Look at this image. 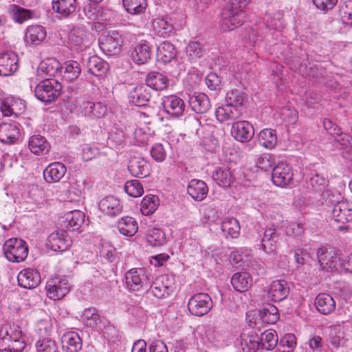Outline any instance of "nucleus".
Instances as JSON below:
<instances>
[{
    "mask_svg": "<svg viewBox=\"0 0 352 352\" xmlns=\"http://www.w3.org/2000/svg\"><path fill=\"white\" fill-rule=\"evenodd\" d=\"M249 0H230L223 8L221 14V27L224 31L232 30L240 27L246 19L243 10Z\"/></svg>",
    "mask_w": 352,
    "mask_h": 352,
    "instance_id": "obj_1",
    "label": "nucleus"
},
{
    "mask_svg": "<svg viewBox=\"0 0 352 352\" xmlns=\"http://www.w3.org/2000/svg\"><path fill=\"white\" fill-rule=\"evenodd\" d=\"M25 343L21 328L6 324L0 330V351L22 352Z\"/></svg>",
    "mask_w": 352,
    "mask_h": 352,
    "instance_id": "obj_2",
    "label": "nucleus"
},
{
    "mask_svg": "<svg viewBox=\"0 0 352 352\" xmlns=\"http://www.w3.org/2000/svg\"><path fill=\"white\" fill-rule=\"evenodd\" d=\"M61 84L54 78H45L34 88L35 96L41 101L48 103L54 101L60 94Z\"/></svg>",
    "mask_w": 352,
    "mask_h": 352,
    "instance_id": "obj_3",
    "label": "nucleus"
},
{
    "mask_svg": "<svg viewBox=\"0 0 352 352\" xmlns=\"http://www.w3.org/2000/svg\"><path fill=\"white\" fill-rule=\"evenodd\" d=\"M6 258L11 262L23 261L28 255V247L26 242L21 239L11 238L7 240L3 246Z\"/></svg>",
    "mask_w": 352,
    "mask_h": 352,
    "instance_id": "obj_4",
    "label": "nucleus"
},
{
    "mask_svg": "<svg viewBox=\"0 0 352 352\" xmlns=\"http://www.w3.org/2000/svg\"><path fill=\"white\" fill-rule=\"evenodd\" d=\"M320 267L327 271H332L341 266L337 250L331 247L322 246L316 252Z\"/></svg>",
    "mask_w": 352,
    "mask_h": 352,
    "instance_id": "obj_5",
    "label": "nucleus"
},
{
    "mask_svg": "<svg viewBox=\"0 0 352 352\" xmlns=\"http://www.w3.org/2000/svg\"><path fill=\"white\" fill-rule=\"evenodd\" d=\"M212 307L211 297L206 293H197L190 298L188 309L192 315L202 316L208 314Z\"/></svg>",
    "mask_w": 352,
    "mask_h": 352,
    "instance_id": "obj_6",
    "label": "nucleus"
},
{
    "mask_svg": "<svg viewBox=\"0 0 352 352\" xmlns=\"http://www.w3.org/2000/svg\"><path fill=\"white\" fill-rule=\"evenodd\" d=\"M281 236L280 230L276 228H267L263 232L261 248L269 255V259L272 261L276 258V243Z\"/></svg>",
    "mask_w": 352,
    "mask_h": 352,
    "instance_id": "obj_7",
    "label": "nucleus"
},
{
    "mask_svg": "<svg viewBox=\"0 0 352 352\" xmlns=\"http://www.w3.org/2000/svg\"><path fill=\"white\" fill-rule=\"evenodd\" d=\"M45 288L47 296L54 300H56L66 296L70 289V286L67 278L54 277L47 282Z\"/></svg>",
    "mask_w": 352,
    "mask_h": 352,
    "instance_id": "obj_8",
    "label": "nucleus"
},
{
    "mask_svg": "<svg viewBox=\"0 0 352 352\" xmlns=\"http://www.w3.org/2000/svg\"><path fill=\"white\" fill-rule=\"evenodd\" d=\"M174 279L164 274L157 277L150 287V292L157 298H164L173 292Z\"/></svg>",
    "mask_w": 352,
    "mask_h": 352,
    "instance_id": "obj_9",
    "label": "nucleus"
},
{
    "mask_svg": "<svg viewBox=\"0 0 352 352\" xmlns=\"http://www.w3.org/2000/svg\"><path fill=\"white\" fill-rule=\"evenodd\" d=\"M121 37L117 31L109 32L99 38L100 48L108 56L118 55L121 50Z\"/></svg>",
    "mask_w": 352,
    "mask_h": 352,
    "instance_id": "obj_10",
    "label": "nucleus"
},
{
    "mask_svg": "<svg viewBox=\"0 0 352 352\" xmlns=\"http://www.w3.org/2000/svg\"><path fill=\"white\" fill-rule=\"evenodd\" d=\"M125 279L128 290L136 292L147 283L148 276L143 268H133L125 274Z\"/></svg>",
    "mask_w": 352,
    "mask_h": 352,
    "instance_id": "obj_11",
    "label": "nucleus"
},
{
    "mask_svg": "<svg viewBox=\"0 0 352 352\" xmlns=\"http://www.w3.org/2000/svg\"><path fill=\"white\" fill-rule=\"evenodd\" d=\"M71 244L70 237L63 230L51 233L47 241V246L55 252L65 251L70 247Z\"/></svg>",
    "mask_w": 352,
    "mask_h": 352,
    "instance_id": "obj_12",
    "label": "nucleus"
},
{
    "mask_svg": "<svg viewBox=\"0 0 352 352\" xmlns=\"http://www.w3.org/2000/svg\"><path fill=\"white\" fill-rule=\"evenodd\" d=\"M292 168L285 162L278 163L274 167L272 173V180L277 186H285L293 179Z\"/></svg>",
    "mask_w": 352,
    "mask_h": 352,
    "instance_id": "obj_13",
    "label": "nucleus"
},
{
    "mask_svg": "<svg viewBox=\"0 0 352 352\" xmlns=\"http://www.w3.org/2000/svg\"><path fill=\"white\" fill-rule=\"evenodd\" d=\"M80 112L91 119H100L107 113V105L101 102L83 101L80 105Z\"/></svg>",
    "mask_w": 352,
    "mask_h": 352,
    "instance_id": "obj_14",
    "label": "nucleus"
},
{
    "mask_svg": "<svg viewBox=\"0 0 352 352\" xmlns=\"http://www.w3.org/2000/svg\"><path fill=\"white\" fill-rule=\"evenodd\" d=\"M18 56L10 51L0 54V76H9L18 69Z\"/></svg>",
    "mask_w": 352,
    "mask_h": 352,
    "instance_id": "obj_15",
    "label": "nucleus"
},
{
    "mask_svg": "<svg viewBox=\"0 0 352 352\" xmlns=\"http://www.w3.org/2000/svg\"><path fill=\"white\" fill-rule=\"evenodd\" d=\"M91 34L85 28L76 26L68 34V41L71 45L87 47L91 41Z\"/></svg>",
    "mask_w": 352,
    "mask_h": 352,
    "instance_id": "obj_16",
    "label": "nucleus"
},
{
    "mask_svg": "<svg viewBox=\"0 0 352 352\" xmlns=\"http://www.w3.org/2000/svg\"><path fill=\"white\" fill-rule=\"evenodd\" d=\"M231 133L237 141L245 142L252 140L254 130L252 125L248 121H238L233 123Z\"/></svg>",
    "mask_w": 352,
    "mask_h": 352,
    "instance_id": "obj_17",
    "label": "nucleus"
},
{
    "mask_svg": "<svg viewBox=\"0 0 352 352\" xmlns=\"http://www.w3.org/2000/svg\"><path fill=\"white\" fill-rule=\"evenodd\" d=\"M17 280L20 287L25 289H33L41 283L40 273L34 269H23L19 273Z\"/></svg>",
    "mask_w": 352,
    "mask_h": 352,
    "instance_id": "obj_18",
    "label": "nucleus"
},
{
    "mask_svg": "<svg viewBox=\"0 0 352 352\" xmlns=\"http://www.w3.org/2000/svg\"><path fill=\"white\" fill-rule=\"evenodd\" d=\"M163 106L165 111L174 118H179L183 116L185 111V103L184 100L175 95H170L163 100Z\"/></svg>",
    "mask_w": 352,
    "mask_h": 352,
    "instance_id": "obj_19",
    "label": "nucleus"
},
{
    "mask_svg": "<svg viewBox=\"0 0 352 352\" xmlns=\"http://www.w3.org/2000/svg\"><path fill=\"white\" fill-rule=\"evenodd\" d=\"M335 221L342 223L352 221V202L338 201L331 210Z\"/></svg>",
    "mask_w": 352,
    "mask_h": 352,
    "instance_id": "obj_20",
    "label": "nucleus"
},
{
    "mask_svg": "<svg viewBox=\"0 0 352 352\" xmlns=\"http://www.w3.org/2000/svg\"><path fill=\"white\" fill-rule=\"evenodd\" d=\"M243 112V107L226 104L216 109L215 116L220 122H223L226 120H235L239 118Z\"/></svg>",
    "mask_w": 352,
    "mask_h": 352,
    "instance_id": "obj_21",
    "label": "nucleus"
},
{
    "mask_svg": "<svg viewBox=\"0 0 352 352\" xmlns=\"http://www.w3.org/2000/svg\"><path fill=\"white\" fill-rule=\"evenodd\" d=\"M45 38V29L42 25H35L27 28L24 40L27 45L37 46L42 43Z\"/></svg>",
    "mask_w": 352,
    "mask_h": 352,
    "instance_id": "obj_22",
    "label": "nucleus"
},
{
    "mask_svg": "<svg viewBox=\"0 0 352 352\" xmlns=\"http://www.w3.org/2000/svg\"><path fill=\"white\" fill-rule=\"evenodd\" d=\"M187 193L195 201H201L208 193V185L202 180L191 179L187 186Z\"/></svg>",
    "mask_w": 352,
    "mask_h": 352,
    "instance_id": "obj_23",
    "label": "nucleus"
},
{
    "mask_svg": "<svg viewBox=\"0 0 352 352\" xmlns=\"http://www.w3.org/2000/svg\"><path fill=\"white\" fill-rule=\"evenodd\" d=\"M128 169L136 177L144 178L149 175V164L144 158L133 157L129 162Z\"/></svg>",
    "mask_w": 352,
    "mask_h": 352,
    "instance_id": "obj_24",
    "label": "nucleus"
},
{
    "mask_svg": "<svg viewBox=\"0 0 352 352\" xmlns=\"http://www.w3.org/2000/svg\"><path fill=\"white\" fill-rule=\"evenodd\" d=\"M289 293L288 283L284 280L273 281L268 290V296L274 301H281L285 299Z\"/></svg>",
    "mask_w": 352,
    "mask_h": 352,
    "instance_id": "obj_25",
    "label": "nucleus"
},
{
    "mask_svg": "<svg viewBox=\"0 0 352 352\" xmlns=\"http://www.w3.org/2000/svg\"><path fill=\"white\" fill-rule=\"evenodd\" d=\"M151 95L149 90L143 85L134 87L129 93V102L135 106L143 107L147 104Z\"/></svg>",
    "mask_w": 352,
    "mask_h": 352,
    "instance_id": "obj_26",
    "label": "nucleus"
},
{
    "mask_svg": "<svg viewBox=\"0 0 352 352\" xmlns=\"http://www.w3.org/2000/svg\"><path fill=\"white\" fill-rule=\"evenodd\" d=\"M189 104L197 113H206L211 107L210 100L206 94L195 92L189 98Z\"/></svg>",
    "mask_w": 352,
    "mask_h": 352,
    "instance_id": "obj_27",
    "label": "nucleus"
},
{
    "mask_svg": "<svg viewBox=\"0 0 352 352\" xmlns=\"http://www.w3.org/2000/svg\"><path fill=\"white\" fill-rule=\"evenodd\" d=\"M28 147L32 153L40 155L47 153L50 145L44 136L34 134L29 138Z\"/></svg>",
    "mask_w": 352,
    "mask_h": 352,
    "instance_id": "obj_28",
    "label": "nucleus"
},
{
    "mask_svg": "<svg viewBox=\"0 0 352 352\" xmlns=\"http://www.w3.org/2000/svg\"><path fill=\"white\" fill-rule=\"evenodd\" d=\"M85 65L88 72L96 76H103L109 69L108 63L97 56L89 57Z\"/></svg>",
    "mask_w": 352,
    "mask_h": 352,
    "instance_id": "obj_29",
    "label": "nucleus"
},
{
    "mask_svg": "<svg viewBox=\"0 0 352 352\" xmlns=\"http://www.w3.org/2000/svg\"><path fill=\"white\" fill-rule=\"evenodd\" d=\"M258 333L250 331L240 338V348L243 352H257L260 349Z\"/></svg>",
    "mask_w": 352,
    "mask_h": 352,
    "instance_id": "obj_30",
    "label": "nucleus"
},
{
    "mask_svg": "<svg viewBox=\"0 0 352 352\" xmlns=\"http://www.w3.org/2000/svg\"><path fill=\"white\" fill-rule=\"evenodd\" d=\"M19 135L20 131L16 124L11 123L0 124V142L12 144L19 140Z\"/></svg>",
    "mask_w": 352,
    "mask_h": 352,
    "instance_id": "obj_31",
    "label": "nucleus"
},
{
    "mask_svg": "<svg viewBox=\"0 0 352 352\" xmlns=\"http://www.w3.org/2000/svg\"><path fill=\"white\" fill-rule=\"evenodd\" d=\"M315 305L317 310L324 314H330L336 309V301L328 294H319L315 299Z\"/></svg>",
    "mask_w": 352,
    "mask_h": 352,
    "instance_id": "obj_32",
    "label": "nucleus"
},
{
    "mask_svg": "<svg viewBox=\"0 0 352 352\" xmlns=\"http://www.w3.org/2000/svg\"><path fill=\"white\" fill-rule=\"evenodd\" d=\"M169 82L168 76L160 72H150L146 78V85L156 91H162L166 89L169 85Z\"/></svg>",
    "mask_w": 352,
    "mask_h": 352,
    "instance_id": "obj_33",
    "label": "nucleus"
},
{
    "mask_svg": "<svg viewBox=\"0 0 352 352\" xmlns=\"http://www.w3.org/2000/svg\"><path fill=\"white\" fill-rule=\"evenodd\" d=\"M66 167L60 162H54L48 165L43 171V177L47 182H57L65 175Z\"/></svg>",
    "mask_w": 352,
    "mask_h": 352,
    "instance_id": "obj_34",
    "label": "nucleus"
},
{
    "mask_svg": "<svg viewBox=\"0 0 352 352\" xmlns=\"http://www.w3.org/2000/svg\"><path fill=\"white\" fill-rule=\"evenodd\" d=\"M98 206L101 211L112 217L118 215L122 210L120 201L113 196H109L101 199Z\"/></svg>",
    "mask_w": 352,
    "mask_h": 352,
    "instance_id": "obj_35",
    "label": "nucleus"
},
{
    "mask_svg": "<svg viewBox=\"0 0 352 352\" xmlns=\"http://www.w3.org/2000/svg\"><path fill=\"white\" fill-rule=\"evenodd\" d=\"M62 348L67 352H78L82 348V342L78 334L74 331L65 333L61 339Z\"/></svg>",
    "mask_w": 352,
    "mask_h": 352,
    "instance_id": "obj_36",
    "label": "nucleus"
},
{
    "mask_svg": "<svg viewBox=\"0 0 352 352\" xmlns=\"http://www.w3.org/2000/svg\"><path fill=\"white\" fill-rule=\"evenodd\" d=\"M231 284L236 291L243 292L251 287L252 278L251 275L246 272H236L231 278Z\"/></svg>",
    "mask_w": 352,
    "mask_h": 352,
    "instance_id": "obj_37",
    "label": "nucleus"
},
{
    "mask_svg": "<svg viewBox=\"0 0 352 352\" xmlns=\"http://www.w3.org/2000/svg\"><path fill=\"white\" fill-rule=\"evenodd\" d=\"M260 349L271 351L278 344V335L276 331L268 329L258 334Z\"/></svg>",
    "mask_w": 352,
    "mask_h": 352,
    "instance_id": "obj_38",
    "label": "nucleus"
},
{
    "mask_svg": "<svg viewBox=\"0 0 352 352\" xmlns=\"http://www.w3.org/2000/svg\"><path fill=\"white\" fill-rule=\"evenodd\" d=\"M81 318L87 326L91 327L101 329L104 325L102 324L103 318L98 311L93 307L85 309L81 315Z\"/></svg>",
    "mask_w": 352,
    "mask_h": 352,
    "instance_id": "obj_39",
    "label": "nucleus"
},
{
    "mask_svg": "<svg viewBox=\"0 0 352 352\" xmlns=\"http://www.w3.org/2000/svg\"><path fill=\"white\" fill-rule=\"evenodd\" d=\"M176 49L170 42L164 41L157 48V60L164 64L170 63L176 57Z\"/></svg>",
    "mask_w": 352,
    "mask_h": 352,
    "instance_id": "obj_40",
    "label": "nucleus"
},
{
    "mask_svg": "<svg viewBox=\"0 0 352 352\" xmlns=\"http://www.w3.org/2000/svg\"><path fill=\"white\" fill-rule=\"evenodd\" d=\"M85 221V214L80 210H75L68 212L65 215L63 226L72 230L79 229Z\"/></svg>",
    "mask_w": 352,
    "mask_h": 352,
    "instance_id": "obj_41",
    "label": "nucleus"
},
{
    "mask_svg": "<svg viewBox=\"0 0 352 352\" xmlns=\"http://www.w3.org/2000/svg\"><path fill=\"white\" fill-rule=\"evenodd\" d=\"M151 48L146 42L137 45L131 52L132 60L138 65L144 64L151 58Z\"/></svg>",
    "mask_w": 352,
    "mask_h": 352,
    "instance_id": "obj_42",
    "label": "nucleus"
},
{
    "mask_svg": "<svg viewBox=\"0 0 352 352\" xmlns=\"http://www.w3.org/2000/svg\"><path fill=\"white\" fill-rule=\"evenodd\" d=\"M118 229L120 234L126 236H132L138 232V222L131 217H122L118 221Z\"/></svg>",
    "mask_w": 352,
    "mask_h": 352,
    "instance_id": "obj_43",
    "label": "nucleus"
},
{
    "mask_svg": "<svg viewBox=\"0 0 352 352\" xmlns=\"http://www.w3.org/2000/svg\"><path fill=\"white\" fill-rule=\"evenodd\" d=\"M10 12L13 20L19 24L36 17V13L34 10L26 9L17 5L12 6Z\"/></svg>",
    "mask_w": 352,
    "mask_h": 352,
    "instance_id": "obj_44",
    "label": "nucleus"
},
{
    "mask_svg": "<svg viewBox=\"0 0 352 352\" xmlns=\"http://www.w3.org/2000/svg\"><path fill=\"white\" fill-rule=\"evenodd\" d=\"M52 8L63 16H68L76 8V0H52Z\"/></svg>",
    "mask_w": 352,
    "mask_h": 352,
    "instance_id": "obj_45",
    "label": "nucleus"
},
{
    "mask_svg": "<svg viewBox=\"0 0 352 352\" xmlns=\"http://www.w3.org/2000/svg\"><path fill=\"white\" fill-rule=\"evenodd\" d=\"M221 230L226 237L230 236L232 239H236L239 236L241 227L236 219L227 218L221 223Z\"/></svg>",
    "mask_w": 352,
    "mask_h": 352,
    "instance_id": "obj_46",
    "label": "nucleus"
},
{
    "mask_svg": "<svg viewBox=\"0 0 352 352\" xmlns=\"http://www.w3.org/2000/svg\"><path fill=\"white\" fill-rule=\"evenodd\" d=\"M153 25L158 36L162 37L169 36L173 32V24L167 17H157L153 20Z\"/></svg>",
    "mask_w": 352,
    "mask_h": 352,
    "instance_id": "obj_47",
    "label": "nucleus"
},
{
    "mask_svg": "<svg viewBox=\"0 0 352 352\" xmlns=\"http://www.w3.org/2000/svg\"><path fill=\"white\" fill-rule=\"evenodd\" d=\"M258 141L261 146L272 149L277 144L276 133L272 129H263L258 134Z\"/></svg>",
    "mask_w": 352,
    "mask_h": 352,
    "instance_id": "obj_48",
    "label": "nucleus"
},
{
    "mask_svg": "<svg viewBox=\"0 0 352 352\" xmlns=\"http://www.w3.org/2000/svg\"><path fill=\"white\" fill-rule=\"evenodd\" d=\"M146 241L148 245L153 247H160L166 243L164 232L157 228H151L147 231Z\"/></svg>",
    "mask_w": 352,
    "mask_h": 352,
    "instance_id": "obj_49",
    "label": "nucleus"
},
{
    "mask_svg": "<svg viewBox=\"0 0 352 352\" xmlns=\"http://www.w3.org/2000/svg\"><path fill=\"white\" fill-rule=\"evenodd\" d=\"M259 314L263 322L267 324H274L279 318L277 308L271 304H267L264 306L260 310Z\"/></svg>",
    "mask_w": 352,
    "mask_h": 352,
    "instance_id": "obj_50",
    "label": "nucleus"
},
{
    "mask_svg": "<svg viewBox=\"0 0 352 352\" xmlns=\"http://www.w3.org/2000/svg\"><path fill=\"white\" fill-rule=\"evenodd\" d=\"M212 177L218 185L225 187L230 186L234 179L230 169L223 167L219 168Z\"/></svg>",
    "mask_w": 352,
    "mask_h": 352,
    "instance_id": "obj_51",
    "label": "nucleus"
},
{
    "mask_svg": "<svg viewBox=\"0 0 352 352\" xmlns=\"http://www.w3.org/2000/svg\"><path fill=\"white\" fill-rule=\"evenodd\" d=\"M63 69H64L63 78L69 81L78 78L81 72L80 64L75 60L66 61L65 67H61V71Z\"/></svg>",
    "mask_w": 352,
    "mask_h": 352,
    "instance_id": "obj_52",
    "label": "nucleus"
},
{
    "mask_svg": "<svg viewBox=\"0 0 352 352\" xmlns=\"http://www.w3.org/2000/svg\"><path fill=\"white\" fill-rule=\"evenodd\" d=\"M158 205L157 197L153 195H146L142 200L140 210L144 215H149L155 211Z\"/></svg>",
    "mask_w": 352,
    "mask_h": 352,
    "instance_id": "obj_53",
    "label": "nucleus"
},
{
    "mask_svg": "<svg viewBox=\"0 0 352 352\" xmlns=\"http://www.w3.org/2000/svg\"><path fill=\"white\" fill-rule=\"evenodd\" d=\"M39 72L45 73L49 76H54L58 73L62 74L59 62L54 59H47L42 62L38 67Z\"/></svg>",
    "mask_w": 352,
    "mask_h": 352,
    "instance_id": "obj_54",
    "label": "nucleus"
},
{
    "mask_svg": "<svg viewBox=\"0 0 352 352\" xmlns=\"http://www.w3.org/2000/svg\"><path fill=\"white\" fill-rule=\"evenodd\" d=\"M122 3L127 12L132 14L144 12L147 6L146 0H122Z\"/></svg>",
    "mask_w": 352,
    "mask_h": 352,
    "instance_id": "obj_55",
    "label": "nucleus"
},
{
    "mask_svg": "<svg viewBox=\"0 0 352 352\" xmlns=\"http://www.w3.org/2000/svg\"><path fill=\"white\" fill-rule=\"evenodd\" d=\"M296 346V338L293 333H287L279 341L276 352H294Z\"/></svg>",
    "mask_w": 352,
    "mask_h": 352,
    "instance_id": "obj_56",
    "label": "nucleus"
},
{
    "mask_svg": "<svg viewBox=\"0 0 352 352\" xmlns=\"http://www.w3.org/2000/svg\"><path fill=\"white\" fill-rule=\"evenodd\" d=\"M125 192L131 197H139L144 193V188L140 182L136 179L128 181L124 185Z\"/></svg>",
    "mask_w": 352,
    "mask_h": 352,
    "instance_id": "obj_57",
    "label": "nucleus"
},
{
    "mask_svg": "<svg viewBox=\"0 0 352 352\" xmlns=\"http://www.w3.org/2000/svg\"><path fill=\"white\" fill-rule=\"evenodd\" d=\"M244 98V95L241 91L238 89L231 90L227 93L226 104L243 107Z\"/></svg>",
    "mask_w": 352,
    "mask_h": 352,
    "instance_id": "obj_58",
    "label": "nucleus"
},
{
    "mask_svg": "<svg viewBox=\"0 0 352 352\" xmlns=\"http://www.w3.org/2000/svg\"><path fill=\"white\" fill-rule=\"evenodd\" d=\"M203 52L201 44L195 41H190L186 49V53L190 60H195L201 56Z\"/></svg>",
    "mask_w": 352,
    "mask_h": 352,
    "instance_id": "obj_59",
    "label": "nucleus"
},
{
    "mask_svg": "<svg viewBox=\"0 0 352 352\" xmlns=\"http://www.w3.org/2000/svg\"><path fill=\"white\" fill-rule=\"evenodd\" d=\"M36 352H58V347L54 340L44 338L37 341Z\"/></svg>",
    "mask_w": 352,
    "mask_h": 352,
    "instance_id": "obj_60",
    "label": "nucleus"
},
{
    "mask_svg": "<svg viewBox=\"0 0 352 352\" xmlns=\"http://www.w3.org/2000/svg\"><path fill=\"white\" fill-rule=\"evenodd\" d=\"M340 195L338 193L333 192L329 190H324L321 195V201L323 205L333 206L340 201Z\"/></svg>",
    "mask_w": 352,
    "mask_h": 352,
    "instance_id": "obj_61",
    "label": "nucleus"
},
{
    "mask_svg": "<svg viewBox=\"0 0 352 352\" xmlns=\"http://www.w3.org/2000/svg\"><path fill=\"white\" fill-rule=\"evenodd\" d=\"M303 227L300 223H292L286 228L285 232L287 236L296 239H300L303 234Z\"/></svg>",
    "mask_w": 352,
    "mask_h": 352,
    "instance_id": "obj_62",
    "label": "nucleus"
},
{
    "mask_svg": "<svg viewBox=\"0 0 352 352\" xmlns=\"http://www.w3.org/2000/svg\"><path fill=\"white\" fill-rule=\"evenodd\" d=\"M328 181L319 174H315L310 178V184L316 191H323L327 186Z\"/></svg>",
    "mask_w": 352,
    "mask_h": 352,
    "instance_id": "obj_63",
    "label": "nucleus"
},
{
    "mask_svg": "<svg viewBox=\"0 0 352 352\" xmlns=\"http://www.w3.org/2000/svg\"><path fill=\"white\" fill-rule=\"evenodd\" d=\"M340 12L343 23L352 24V0L346 1Z\"/></svg>",
    "mask_w": 352,
    "mask_h": 352,
    "instance_id": "obj_64",
    "label": "nucleus"
}]
</instances>
